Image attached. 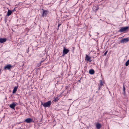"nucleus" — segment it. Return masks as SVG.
<instances>
[{"mask_svg":"<svg viewBox=\"0 0 129 129\" xmlns=\"http://www.w3.org/2000/svg\"><path fill=\"white\" fill-rule=\"evenodd\" d=\"M51 104V102L50 101L44 103L42 102L41 105H43L45 107H50Z\"/></svg>","mask_w":129,"mask_h":129,"instance_id":"obj_1","label":"nucleus"},{"mask_svg":"<svg viewBox=\"0 0 129 129\" xmlns=\"http://www.w3.org/2000/svg\"><path fill=\"white\" fill-rule=\"evenodd\" d=\"M14 67L13 66H12L10 64H7L4 67V69L5 70H11Z\"/></svg>","mask_w":129,"mask_h":129,"instance_id":"obj_2","label":"nucleus"},{"mask_svg":"<svg viewBox=\"0 0 129 129\" xmlns=\"http://www.w3.org/2000/svg\"><path fill=\"white\" fill-rule=\"evenodd\" d=\"M129 28L128 26H126L124 27H122L118 30V32H122L126 31Z\"/></svg>","mask_w":129,"mask_h":129,"instance_id":"obj_3","label":"nucleus"},{"mask_svg":"<svg viewBox=\"0 0 129 129\" xmlns=\"http://www.w3.org/2000/svg\"><path fill=\"white\" fill-rule=\"evenodd\" d=\"M129 41V39L128 38H124L122 39L120 41V43H126Z\"/></svg>","mask_w":129,"mask_h":129,"instance_id":"obj_4","label":"nucleus"},{"mask_svg":"<svg viewBox=\"0 0 129 129\" xmlns=\"http://www.w3.org/2000/svg\"><path fill=\"white\" fill-rule=\"evenodd\" d=\"M43 10V12L42 14V17H44V16H46V15L48 13V11L47 10H44L43 9H42Z\"/></svg>","mask_w":129,"mask_h":129,"instance_id":"obj_5","label":"nucleus"},{"mask_svg":"<svg viewBox=\"0 0 129 129\" xmlns=\"http://www.w3.org/2000/svg\"><path fill=\"white\" fill-rule=\"evenodd\" d=\"M91 57L88 56L87 55H86V57H85V60L89 62H91L92 60H91Z\"/></svg>","mask_w":129,"mask_h":129,"instance_id":"obj_6","label":"nucleus"},{"mask_svg":"<svg viewBox=\"0 0 129 129\" xmlns=\"http://www.w3.org/2000/svg\"><path fill=\"white\" fill-rule=\"evenodd\" d=\"M33 119L29 118H27L25 120V122L27 123H30L33 122Z\"/></svg>","mask_w":129,"mask_h":129,"instance_id":"obj_7","label":"nucleus"},{"mask_svg":"<svg viewBox=\"0 0 129 129\" xmlns=\"http://www.w3.org/2000/svg\"><path fill=\"white\" fill-rule=\"evenodd\" d=\"M16 105V103L15 104L14 102H13L11 104L9 107L12 109H15V107Z\"/></svg>","mask_w":129,"mask_h":129,"instance_id":"obj_8","label":"nucleus"},{"mask_svg":"<svg viewBox=\"0 0 129 129\" xmlns=\"http://www.w3.org/2000/svg\"><path fill=\"white\" fill-rule=\"evenodd\" d=\"M69 51V50L66 48H64L63 49V54H67Z\"/></svg>","mask_w":129,"mask_h":129,"instance_id":"obj_9","label":"nucleus"},{"mask_svg":"<svg viewBox=\"0 0 129 129\" xmlns=\"http://www.w3.org/2000/svg\"><path fill=\"white\" fill-rule=\"evenodd\" d=\"M7 40L6 38H0V43H2L5 42Z\"/></svg>","mask_w":129,"mask_h":129,"instance_id":"obj_10","label":"nucleus"},{"mask_svg":"<svg viewBox=\"0 0 129 129\" xmlns=\"http://www.w3.org/2000/svg\"><path fill=\"white\" fill-rule=\"evenodd\" d=\"M103 85L102 81L101 80L100 81V85H99V87H98V89L99 90L100 89V88L102 85Z\"/></svg>","mask_w":129,"mask_h":129,"instance_id":"obj_11","label":"nucleus"},{"mask_svg":"<svg viewBox=\"0 0 129 129\" xmlns=\"http://www.w3.org/2000/svg\"><path fill=\"white\" fill-rule=\"evenodd\" d=\"M89 73L90 74H93L94 73V70L92 69H91L89 70Z\"/></svg>","mask_w":129,"mask_h":129,"instance_id":"obj_12","label":"nucleus"},{"mask_svg":"<svg viewBox=\"0 0 129 129\" xmlns=\"http://www.w3.org/2000/svg\"><path fill=\"white\" fill-rule=\"evenodd\" d=\"M96 126L98 129H100L101 127V124L99 123H97Z\"/></svg>","mask_w":129,"mask_h":129,"instance_id":"obj_13","label":"nucleus"},{"mask_svg":"<svg viewBox=\"0 0 129 129\" xmlns=\"http://www.w3.org/2000/svg\"><path fill=\"white\" fill-rule=\"evenodd\" d=\"M125 86L124 85H123V92L122 93V94L123 95H125Z\"/></svg>","mask_w":129,"mask_h":129,"instance_id":"obj_14","label":"nucleus"},{"mask_svg":"<svg viewBox=\"0 0 129 129\" xmlns=\"http://www.w3.org/2000/svg\"><path fill=\"white\" fill-rule=\"evenodd\" d=\"M12 13V12L11 10H8L7 13V15L8 16H9Z\"/></svg>","mask_w":129,"mask_h":129,"instance_id":"obj_15","label":"nucleus"},{"mask_svg":"<svg viewBox=\"0 0 129 129\" xmlns=\"http://www.w3.org/2000/svg\"><path fill=\"white\" fill-rule=\"evenodd\" d=\"M18 88V87L15 86L12 92L13 93H15L17 90V89Z\"/></svg>","mask_w":129,"mask_h":129,"instance_id":"obj_16","label":"nucleus"},{"mask_svg":"<svg viewBox=\"0 0 129 129\" xmlns=\"http://www.w3.org/2000/svg\"><path fill=\"white\" fill-rule=\"evenodd\" d=\"M129 64V59L126 62L125 65L126 66H128Z\"/></svg>","mask_w":129,"mask_h":129,"instance_id":"obj_17","label":"nucleus"},{"mask_svg":"<svg viewBox=\"0 0 129 129\" xmlns=\"http://www.w3.org/2000/svg\"><path fill=\"white\" fill-rule=\"evenodd\" d=\"M59 99L58 97H56L54 100V101L56 102L58 101Z\"/></svg>","mask_w":129,"mask_h":129,"instance_id":"obj_18","label":"nucleus"},{"mask_svg":"<svg viewBox=\"0 0 129 129\" xmlns=\"http://www.w3.org/2000/svg\"><path fill=\"white\" fill-rule=\"evenodd\" d=\"M61 25V24L60 23H59L58 25V28H57V29L58 30L59 29V27Z\"/></svg>","mask_w":129,"mask_h":129,"instance_id":"obj_19","label":"nucleus"},{"mask_svg":"<svg viewBox=\"0 0 129 129\" xmlns=\"http://www.w3.org/2000/svg\"><path fill=\"white\" fill-rule=\"evenodd\" d=\"M107 52L108 51H106V52L104 54V56L106 55Z\"/></svg>","mask_w":129,"mask_h":129,"instance_id":"obj_20","label":"nucleus"},{"mask_svg":"<svg viewBox=\"0 0 129 129\" xmlns=\"http://www.w3.org/2000/svg\"><path fill=\"white\" fill-rule=\"evenodd\" d=\"M45 60L44 59L42 60H41L40 63L39 64H41V63L42 62H43Z\"/></svg>","mask_w":129,"mask_h":129,"instance_id":"obj_21","label":"nucleus"},{"mask_svg":"<svg viewBox=\"0 0 129 129\" xmlns=\"http://www.w3.org/2000/svg\"><path fill=\"white\" fill-rule=\"evenodd\" d=\"M99 8L98 7V8H96L95 10H97Z\"/></svg>","mask_w":129,"mask_h":129,"instance_id":"obj_22","label":"nucleus"},{"mask_svg":"<svg viewBox=\"0 0 129 129\" xmlns=\"http://www.w3.org/2000/svg\"><path fill=\"white\" fill-rule=\"evenodd\" d=\"M1 69L0 68V74L1 73Z\"/></svg>","mask_w":129,"mask_h":129,"instance_id":"obj_23","label":"nucleus"},{"mask_svg":"<svg viewBox=\"0 0 129 129\" xmlns=\"http://www.w3.org/2000/svg\"><path fill=\"white\" fill-rule=\"evenodd\" d=\"M66 16V17H67L68 16H67V15Z\"/></svg>","mask_w":129,"mask_h":129,"instance_id":"obj_24","label":"nucleus"}]
</instances>
